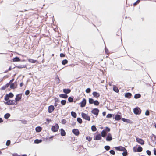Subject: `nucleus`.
<instances>
[{"mask_svg":"<svg viewBox=\"0 0 156 156\" xmlns=\"http://www.w3.org/2000/svg\"><path fill=\"white\" fill-rule=\"evenodd\" d=\"M154 154L155 155H156V149H155L154 150Z\"/></svg>","mask_w":156,"mask_h":156,"instance_id":"obj_63","label":"nucleus"},{"mask_svg":"<svg viewBox=\"0 0 156 156\" xmlns=\"http://www.w3.org/2000/svg\"><path fill=\"white\" fill-rule=\"evenodd\" d=\"M99 111V110L98 109L95 108L93 109L91 112L92 114L95 115L96 116H97L98 115Z\"/></svg>","mask_w":156,"mask_h":156,"instance_id":"obj_6","label":"nucleus"},{"mask_svg":"<svg viewBox=\"0 0 156 156\" xmlns=\"http://www.w3.org/2000/svg\"><path fill=\"white\" fill-rule=\"evenodd\" d=\"M86 100L85 98H83L82 101L79 103L80 107L83 108L84 107L86 104Z\"/></svg>","mask_w":156,"mask_h":156,"instance_id":"obj_5","label":"nucleus"},{"mask_svg":"<svg viewBox=\"0 0 156 156\" xmlns=\"http://www.w3.org/2000/svg\"><path fill=\"white\" fill-rule=\"evenodd\" d=\"M122 120L123 121H124V122H128V121L129 120L128 119H125V118H122Z\"/></svg>","mask_w":156,"mask_h":156,"instance_id":"obj_50","label":"nucleus"},{"mask_svg":"<svg viewBox=\"0 0 156 156\" xmlns=\"http://www.w3.org/2000/svg\"><path fill=\"white\" fill-rule=\"evenodd\" d=\"M124 152L122 153V154L123 156H126L127 155V150L126 149L125 151H123Z\"/></svg>","mask_w":156,"mask_h":156,"instance_id":"obj_36","label":"nucleus"},{"mask_svg":"<svg viewBox=\"0 0 156 156\" xmlns=\"http://www.w3.org/2000/svg\"><path fill=\"white\" fill-rule=\"evenodd\" d=\"M101 136L100 134H99L97 135L95 138H94V140H101Z\"/></svg>","mask_w":156,"mask_h":156,"instance_id":"obj_15","label":"nucleus"},{"mask_svg":"<svg viewBox=\"0 0 156 156\" xmlns=\"http://www.w3.org/2000/svg\"><path fill=\"white\" fill-rule=\"evenodd\" d=\"M146 152L148 155L150 156L151 155V152L150 151L148 150H147L146 151Z\"/></svg>","mask_w":156,"mask_h":156,"instance_id":"obj_54","label":"nucleus"},{"mask_svg":"<svg viewBox=\"0 0 156 156\" xmlns=\"http://www.w3.org/2000/svg\"><path fill=\"white\" fill-rule=\"evenodd\" d=\"M71 90L69 89H63V92L66 94H67L71 92Z\"/></svg>","mask_w":156,"mask_h":156,"instance_id":"obj_14","label":"nucleus"},{"mask_svg":"<svg viewBox=\"0 0 156 156\" xmlns=\"http://www.w3.org/2000/svg\"><path fill=\"white\" fill-rule=\"evenodd\" d=\"M42 128L40 126L37 127L36 128L35 130L36 132H39L42 130Z\"/></svg>","mask_w":156,"mask_h":156,"instance_id":"obj_20","label":"nucleus"},{"mask_svg":"<svg viewBox=\"0 0 156 156\" xmlns=\"http://www.w3.org/2000/svg\"><path fill=\"white\" fill-rule=\"evenodd\" d=\"M25 67H26L25 65L19 66H17V67L19 69L23 68H25Z\"/></svg>","mask_w":156,"mask_h":156,"instance_id":"obj_43","label":"nucleus"},{"mask_svg":"<svg viewBox=\"0 0 156 156\" xmlns=\"http://www.w3.org/2000/svg\"><path fill=\"white\" fill-rule=\"evenodd\" d=\"M92 94L94 97L96 98H98L100 95L99 94L96 92H94L92 93Z\"/></svg>","mask_w":156,"mask_h":156,"instance_id":"obj_13","label":"nucleus"},{"mask_svg":"<svg viewBox=\"0 0 156 156\" xmlns=\"http://www.w3.org/2000/svg\"><path fill=\"white\" fill-rule=\"evenodd\" d=\"M136 140L138 143L141 144V145H144V141L143 140L140 138H136Z\"/></svg>","mask_w":156,"mask_h":156,"instance_id":"obj_11","label":"nucleus"},{"mask_svg":"<svg viewBox=\"0 0 156 156\" xmlns=\"http://www.w3.org/2000/svg\"><path fill=\"white\" fill-rule=\"evenodd\" d=\"M132 96V94L131 93L128 92L125 94V96L126 98H130Z\"/></svg>","mask_w":156,"mask_h":156,"instance_id":"obj_16","label":"nucleus"},{"mask_svg":"<svg viewBox=\"0 0 156 156\" xmlns=\"http://www.w3.org/2000/svg\"><path fill=\"white\" fill-rule=\"evenodd\" d=\"M10 144V140H8L6 142V144L7 146H9Z\"/></svg>","mask_w":156,"mask_h":156,"instance_id":"obj_49","label":"nucleus"},{"mask_svg":"<svg viewBox=\"0 0 156 156\" xmlns=\"http://www.w3.org/2000/svg\"><path fill=\"white\" fill-rule=\"evenodd\" d=\"M68 100L70 102H72L73 101V99L72 98L70 97L68 98Z\"/></svg>","mask_w":156,"mask_h":156,"instance_id":"obj_40","label":"nucleus"},{"mask_svg":"<svg viewBox=\"0 0 156 156\" xmlns=\"http://www.w3.org/2000/svg\"><path fill=\"white\" fill-rule=\"evenodd\" d=\"M42 142L41 140H38V139H36L34 140V143L36 144H38Z\"/></svg>","mask_w":156,"mask_h":156,"instance_id":"obj_28","label":"nucleus"},{"mask_svg":"<svg viewBox=\"0 0 156 156\" xmlns=\"http://www.w3.org/2000/svg\"><path fill=\"white\" fill-rule=\"evenodd\" d=\"M10 115L9 113H6L4 115V118L6 119H7L10 117Z\"/></svg>","mask_w":156,"mask_h":156,"instance_id":"obj_27","label":"nucleus"},{"mask_svg":"<svg viewBox=\"0 0 156 156\" xmlns=\"http://www.w3.org/2000/svg\"><path fill=\"white\" fill-rule=\"evenodd\" d=\"M110 153L111 154H112V155H115V152L113 150H111L110 151Z\"/></svg>","mask_w":156,"mask_h":156,"instance_id":"obj_46","label":"nucleus"},{"mask_svg":"<svg viewBox=\"0 0 156 156\" xmlns=\"http://www.w3.org/2000/svg\"><path fill=\"white\" fill-rule=\"evenodd\" d=\"M66 101L64 100H62L61 101V104L63 105H64L66 104Z\"/></svg>","mask_w":156,"mask_h":156,"instance_id":"obj_39","label":"nucleus"},{"mask_svg":"<svg viewBox=\"0 0 156 156\" xmlns=\"http://www.w3.org/2000/svg\"><path fill=\"white\" fill-rule=\"evenodd\" d=\"M94 101L93 99L92 98H89V102L90 104H93Z\"/></svg>","mask_w":156,"mask_h":156,"instance_id":"obj_35","label":"nucleus"},{"mask_svg":"<svg viewBox=\"0 0 156 156\" xmlns=\"http://www.w3.org/2000/svg\"><path fill=\"white\" fill-rule=\"evenodd\" d=\"M5 103V104L8 105H16L17 104V103H16L15 100H9Z\"/></svg>","mask_w":156,"mask_h":156,"instance_id":"obj_1","label":"nucleus"},{"mask_svg":"<svg viewBox=\"0 0 156 156\" xmlns=\"http://www.w3.org/2000/svg\"><path fill=\"white\" fill-rule=\"evenodd\" d=\"M107 134L106 132L105 131V130H103L101 132V136H102L103 137H105V136L106 134Z\"/></svg>","mask_w":156,"mask_h":156,"instance_id":"obj_18","label":"nucleus"},{"mask_svg":"<svg viewBox=\"0 0 156 156\" xmlns=\"http://www.w3.org/2000/svg\"><path fill=\"white\" fill-rule=\"evenodd\" d=\"M112 140V137L111 134L109 133H108L107 136L106 137V140L107 141H110Z\"/></svg>","mask_w":156,"mask_h":156,"instance_id":"obj_10","label":"nucleus"},{"mask_svg":"<svg viewBox=\"0 0 156 156\" xmlns=\"http://www.w3.org/2000/svg\"><path fill=\"white\" fill-rule=\"evenodd\" d=\"M105 52L108 55L109 54V51L108 49L107 48H105Z\"/></svg>","mask_w":156,"mask_h":156,"instance_id":"obj_53","label":"nucleus"},{"mask_svg":"<svg viewBox=\"0 0 156 156\" xmlns=\"http://www.w3.org/2000/svg\"><path fill=\"white\" fill-rule=\"evenodd\" d=\"M86 140H87L89 142L92 139V137H90L88 136H86Z\"/></svg>","mask_w":156,"mask_h":156,"instance_id":"obj_41","label":"nucleus"},{"mask_svg":"<svg viewBox=\"0 0 156 156\" xmlns=\"http://www.w3.org/2000/svg\"><path fill=\"white\" fill-rule=\"evenodd\" d=\"M59 96L61 98H66L68 97V96L66 94H61L59 95Z\"/></svg>","mask_w":156,"mask_h":156,"instance_id":"obj_17","label":"nucleus"},{"mask_svg":"<svg viewBox=\"0 0 156 156\" xmlns=\"http://www.w3.org/2000/svg\"><path fill=\"white\" fill-rule=\"evenodd\" d=\"M121 119V116L119 115H117L115 116V119L116 120H119Z\"/></svg>","mask_w":156,"mask_h":156,"instance_id":"obj_23","label":"nucleus"},{"mask_svg":"<svg viewBox=\"0 0 156 156\" xmlns=\"http://www.w3.org/2000/svg\"><path fill=\"white\" fill-rule=\"evenodd\" d=\"M81 116L82 117L86 120L90 121V118L88 114H86L84 113H81Z\"/></svg>","mask_w":156,"mask_h":156,"instance_id":"obj_3","label":"nucleus"},{"mask_svg":"<svg viewBox=\"0 0 156 156\" xmlns=\"http://www.w3.org/2000/svg\"><path fill=\"white\" fill-rule=\"evenodd\" d=\"M115 148L117 150L119 151H123L126 150V149L124 147L122 146L116 147Z\"/></svg>","mask_w":156,"mask_h":156,"instance_id":"obj_9","label":"nucleus"},{"mask_svg":"<svg viewBox=\"0 0 156 156\" xmlns=\"http://www.w3.org/2000/svg\"><path fill=\"white\" fill-rule=\"evenodd\" d=\"M13 61L14 62H19L20 61V59L18 57H16L13 58L12 59Z\"/></svg>","mask_w":156,"mask_h":156,"instance_id":"obj_21","label":"nucleus"},{"mask_svg":"<svg viewBox=\"0 0 156 156\" xmlns=\"http://www.w3.org/2000/svg\"><path fill=\"white\" fill-rule=\"evenodd\" d=\"M10 84L9 83H7L6 85H5V87H8L9 85Z\"/></svg>","mask_w":156,"mask_h":156,"instance_id":"obj_60","label":"nucleus"},{"mask_svg":"<svg viewBox=\"0 0 156 156\" xmlns=\"http://www.w3.org/2000/svg\"><path fill=\"white\" fill-rule=\"evenodd\" d=\"M112 115L111 114H108L107 115L106 117L107 118H111L112 117Z\"/></svg>","mask_w":156,"mask_h":156,"instance_id":"obj_51","label":"nucleus"},{"mask_svg":"<svg viewBox=\"0 0 156 156\" xmlns=\"http://www.w3.org/2000/svg\"><path fill=\"white\" fill-rule=\"evenodd\" d=\"M68 62V61L67 60L65 59V60H63L62 61V64L63 65H65Z\"/></svg>","mask_w":156,"mask_h":156,"instance_id":"obj_31","label":"nucleus"},{"mask_svg":"<svg viewBox=\"0 0 156 156\" xmlns=\"http://www.w3.org/2000/svg\"><path fill=\"white\" fill-rule=\"evenodd\" d=\"M140 2V0H137L136 2H135V3H133V6H135L137 4H138V3H139Z\"/></svg>","mask_w":156,"mask_h":156,"instance_id":"obj_42","label":"nucleus"},{"mask_svg":"<svg viewBox=\"0 0 156 156\" xmlns=\"http://www.w3.org/2000/svg\"><path fill=\"white\" fill-rule=\"evenodd\" d=\"M46 120L48 122H49L51 121V120L49 119H47Z\"/></svg>","mask_w":156,"mask_h":156,"instance_id":"obj_62","label":"nucleus"},{"mask_svg":"<svg viewBox=\"0 0 156 156\" xmlns=\"http://www.w3.org/2000/svg\"><path fill=\"white\" fill-rule=\"evenodd\" d=\"M133 110L134 113L136 115L140 114L141 112V110L138 107L134 108Z\"/></svg>","mask_w":156,"mask_h":156,"instance_id":"obj_2","label":"nucleus"},{"mask_svg":"<svg viewBox=\"0 0 156 156\" xmlns=\"http://www.w3.org/2000/svg\"><path fill=\"white\" fill-rule=\"evenodd\" d=\"M12 68H11V66H10V67H9V69H8V70L7 71V72H8V71H10L11 70H12Z\"/></svg>","mask_w":156,"mask_h":156,"instance_id":"obj_64","label":"nucleus"},{"mask_svg":"<svg viewBox=\"0 0 156 156\" xmlns=\"http://www.w3.org/2000/svg\"><path fill=\"white\" fill-rule=\"evenodd\" d=\"M71 115L72 116L74 117V118H76L77 116L76 114V112H74L72 111L71 112Z\"/></svg>","mask_w":156,"mask_h":156,"instance_id":"obj_24","label":"nucleus"},{"mask_svg":"<svg viewBox=\"0 0 156 156\" xmlns=\"http://www.w3.org/2000/svg\"><path fill=\"white\" fill-rule=\"evenodd\" d=\"M58 101H59V100L57 98H55V102H58Z\"/></svg>","mask_w":156,"mask_h":156,"instance_id":"obj_58","label":"nucleus"},{"mask_svg":"<svg viewBox=\"0 0 156 156\" xmlns=\"http://www.w3.org/2000/svg\"><path fill=\"white\" fill-rule=\"evenodd\" d=\"M22 94H17L16 96V97L15 99V101L16 103H17L18 102L20 101L22 98Z\"/></svg>","mask_w":156,"mask_h":156,"instance_id":"obj_7","label":"nucleus"},{"mask_svg":"<svg viewBox=\"0 0 156 156\" xmlns=\"http://www.w3.org/2000/svg\"><path fill=\"white\" fill-rule=\"evenodd\" d=\"M28 61L29 62L32 63H35L37 62L36 60L31 58L29 59Z\"/></svg>","mask_w":156,"mask_h":156,"instance_id":"obj_26","label":"nucleus"},{"mask_svg":"<svg viewBox=\"0 0 156 156\" xmlns=\"http://www.w3.org/2000/svg\"><path fill=\"white\" fill-rule=\"evenodd\" d=\"M91 129L93 131H95L97 130V128L94 126H91Z\"/></svg>","mask_w":156,"mask_h":156,"instance_id":"obj_29","label":"nucleus"},{"mask_svg":"<svg viewBox=\"0 0 156 156\" xmlns=\"http://www.w3.org/2000/svg\"><path fill=\"white\" fill-rule=\"evenodd\" d=\"M59 126L58 124H56L54 126H52L51 130L53 132H56L58 131L59 129Z\"/></svg>","mask_w":156,"mask_h":156,"instance_id":"obj_4","label":"nucleus"},{"mask_svg":"<svg viewBox=\"0 0 156 156\" xmlns=\"http://www.w3.org/2000/svg\"><path fill=\"white\" fill-rule=\"evenodd\" d=\"M9 96H8V95H7V94H6L5 95V96L4 100L5 101H7L9 100Z\"/></svg>","mask_w":156,"mask_h":156,"instance_id":"obj_30","label":"nucleus"},{"mask_svg":"<svg viewBox=\"0 0 156 156\" xmlns=\"http://www.w3.org/2000/svg\"><path fill=\"white\" fill-rule=\"evenodd\" d=\"M77 121L79 123H81L82 122V120L80 118H77Z\"/></svg>","mask_w":156,"mask_h":156,"instance_id":"obj_37","label":"nucleus"},{"mask_svg":"<svg viewBox=\"0 0 156 156\" xmlns=\"http://www.w3.org/2000/svg\"><path fill=\"white\" fill-rule=\"evenodd\" d=\"M21 121L22 123L23 124H26L27 123V121L26 120H21Z\"/></svg>","mask_w":156,"mask_h":156,"instance_id":"obj_56","label":"nucleus"},{"mask_svg":"<svg viewBox=\"0 0 156 156\" xmlns=\"http://www.w3.org/2000/svg\"><path fill=\"white\" fill-rule=\"evenodd\" d=\"M13 156H19L17 153H15L13 154Z\"/></svg>","mask_w":156,"mask_h":156,"instance_id":"obj_61","label":"nucleus"},{"mask_svg":"<svg viewBox=\"0 0 156 156\" xmlns=\"http://www.w3.org/2000/svg\"><path fill=\"white\" fill-rule=\"evenodd\" d=\"M72 132L76 136H78L80 133L79 130L77 129H74L72 130Z\"/></svg>","mask_w":156,"mask_h":156,"instance_id":"obj_12","label":"nucleus"},{"mask_svg":"<svg viewBox=\"0 0 156 156\" xmlns=\"http://www.w3.org/2000/svg\"><path fill=\"white\" fill-rule=\"evenodd\" d=\"M142 151V148L141 146H139L137 149V151L141 152Z\"/></svg>","mask_w":156,"mask_h":156,"instance_id":"obj_33","label":"nucleus"},{"mask_svg":"<svg viewBox=\"0 0 156 156\" xmlns=\"http://www.w3.org/2000/svg\"><path fill=\"white\" fill-rule=\"evenodd\" d=\"M106 132V133L109 132L110 131V129L108 127H107L105 128V129H104Z\"/></svg>","mask_w":156,"mask_h":156,"instance_id":"obj_44","label":"nucleus"},{"mask_svg":"<svg viewBox=\"0 0 156 156\" xmlns=\"http://www.w3.org/2000/svg\"><path fill=\"white\" fill-rule=\"evenodd\" d=\"M30 91L29 90H27L25 92V94L26 95H28Z\"/></svg>","mask_w":156,"mask_h":156,"instance_id":"obj_55","label":"nucleus"},{"mask_svg":"<svg viewBox=\"0 0 156 156\" xmlns=\"http://www.w3.org/2000/svg\"><path fill=\"white\" fill-rule=\"evenodd\" d=\"M91 91V89L90 88H88L86 90V92L87 93H89Z\"/></svg>","mask_w":156,"mask_h":156,"instance_id":"obj_47","label":"nucleus"},{"mask_svg":"<svg viewBox=\"0 0 156 156\" xmlns=\"http://www.w3.org/2000/svg\"><path fill=\"white\" fill-rule=\"evenodd\" d=\"M10 88L11 89H15L16 88V87L15 86V85L14 83H12L10 86Z\"/></svg>","mask_w":156,"mask_h":156,"instance_id":"obj_34","label":"nucleus"},{"mask_svg":"<svg viewBox=\"0 0 156 156\" xmlns=\"http://www.w3.org/2000/svg\"><path fill=\"white\" fill-rule=\"evenodd\" d=\"M54 109L55 108L52 105H51L48 107V112L49 113H52Z\"/></svg>","mask_w":156,"mask_h":156,"instance_id":"obj_8","label":"nucleus"},{"mask_svg":"<svg viewBox=\"0 0 156 156\" xmlns=\"http://www.w3.org/2000/svg\"><path fill=\"white\" fill-rule=\"evenodd\" d=\"M113 90L116 93H118L119 91L118 88L116 86H114L113 87Z\"/></svg>","mask_w":156,"mask_h":156,"instance_id":"obj_22","label":"nucleus"},{"mask_svg":"<svg viewBox=\"0 0 156 156\" xmlns=\"http://www.w3.org/2000/svg\"><path fill=\"white\" fill-rule=\"evenodd\" d=\"M14 80V79H12L11 80H10V81L9 82V83L10 84L11 83L13 82V81Z\"/></svg>","mask_w":156,"mask_h":156,"instance_id":"obj_59","label":"nucleus"},{"mask_svg":"<svg viewBox=\"0 0 156 156\" xmlns=\"http://www.w3.org/2000/svg\"><path fill=\"white\" fill-rule=\"evenodd\" d=\"M104 148L107 151L109 150L110 149V147L109 146H106L104 147Z\"/></svg>","mask_w":156,"mask_h":156,"instance_id":"obj_45","label":"nucleus"},{"mask_svg":"<svg viewBox=\"0 0 156 156\" xmlns=\"http://www.w3.org/2000/svg\"><path fill=\"white\" fill-rule=\"evenodd\" d=\"M93 104H94L95 105L98 106L99 105V102L97 100L94 101Z\"/></svg>","mask_w":156,"mask_h":156,"instance_id":"obj_32","label":"nucleus"},{"mask_svg":"<svg viewBox=\"0 0 156 156\" xmlns=\"http://www.w3.org/2000/svg\"><path fill=\"white\" fill-rule=\"evenodd\" d=\"M61 122H62V124H65L66 123V120L65 119H63L62 120Z\"/></svg>","mask_w":156,"mask_h":156,"instance_id":"obj_48","label":"nucleus"},{"mask_svg":"<svg viewBox=\"0 0 156 156\" xmlns=\"http://www.w3.org/2000/svg\"><path fill=\"white\" fill-rule=\"evenodd\" d=\"M141 97V95L139 94H136L135 95L134 98H138Z\"/></svg>","mask_w":156,"mask_h":156,"instance_id":"obj_25","label":"nucleus"},{"mask_svg":"<svg viewBox=\"0 0 156 156\" xmlns=\"http://www.w3.org/2000/svg\"><path fill=\"white\" fill-rule=\"evenodd\" d=\"M60 130L61 135L62 136H65L66 133L64 130L63 129H61Z\"/></svg>","mask_w":156,"mask_h":156,"instance_id":"obj_19","label":"nucleus"},{"mask_svg":"<svg viewBox=\"0 0 156 156\" xmlns=\"http://www.w3.org/2000/svg\"><path fill=\"white\" fill-rule=\"evenodd\" d=\"M60 56L61 57H64L65 56V55L63 53H61L60 55Z\"/></svg>","mask_w":156,"mask_h":156,"instance_id":"obj_57","label":"nucleus"},{"mask_svg":"<svg viewBox=\"0 0 156 156\" xmlns=\"http://www.w3.org/2000/svg\"><path fill=\"white\" fill-rule=\"evenodd\" d=\"M9 98H12L14 96L13 94L12 93H10L8 94H7Z\"/></svg>","mask_w":156,"mask_h":156,"instance_id":"obj_38","label":"nucleus"},{"mask_svg":"<svg viewBox=\"0 0 156 156\" xmlns=\"http://www.w3.org/2000/svg\"><path fill=\"white\" fill-rule=\"evenodd\" d=\"M145 115H146L148 116L149 115V112L148 110H147L145 113Z\"/></svg>","mask_w":156,"mask_h":156,"instance_id":"obj_52","label":"nucleus"}]
</instances>
